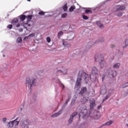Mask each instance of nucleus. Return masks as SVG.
Returning <instances> with one entry per match:
<instances>
[{"instance_id":"9b49d317","label":"nucleus","mask_w":128,"mask_h":128,"mask_svg":"<svg viewBox=\"0 0 128 128\" xmlns=\"http://www.w3.org/2000/svg\"><path fill=\"white\" fill-rule=\"evenodd\" d=\"M108 74L110 78H114L116 76V72L110 69L108 70Z\"/></svg>"},{"instance_id":"5701e85b","label":"nucleus","mask_w":128,"mask_h":128,"mask_svg":"<svg viewBox=\"0 0 128 128\" xmlns=\"http://www.w3.org/2000/svg\"><path fill=\"white\" fill-rule=\"evenodd\" d=\"M120 63L118 62V63L115 64L114 65L113 68H116L118 70V68H120Z\"/></svg>"},{"instance_id":"4468645a","label":"nucleus","mask_w":128,"mask_h":128,"mask_svg":"<svg viewBox=\"0 0 128 128\" xmlns=\"http://www.w3.org/2000/svg\"><path fill=\"white\" fill-rule=\"evenodd\" d=\"M32 15H28L26 16V18H28L27 23L24 24V28H25L26 26H30V24H28V22H30V20H32Z\"/></svg>"},{"instance_id":"c756f323","label":"nucleus","mask_w":128,"mask_h":128,"mask_svg":"<svg viewBox=\"0 0 128 128\" xmlns=\"http://www.w3.org/2000/svg\"><path fill=\"white\" fill-rule=\"evenodd\" d=\"M62 8L64 12H66L68 10V4H64V5L62 7Z\"/></svg>"},{"instance_id":"6e6552de","label":"nucleus","mask_w":128,"mask_h":128,"mask_svg":"<svg viewBox=\"0 0 128 128\" xmlns=\"http://www.w3.org/2000/svg\"><path fill=\"white\" fill-rule=\"evenodd\" d=\"M20 126L23 128H28V125L30 124V122L28 120H24V118H22L20 120Z\"/></svg>"},{"instance_id":"4be33fe9","label":"nucleus","mask_w":128,"mask_h":128,"mask_svg":"<svg viewBox=\"0 0 128 128\" xmlns=\"http://www.w3.org/2000/svg\"><path fill=\"white\" fill-rule=\"evenodd\" d=\"M96 24L100 28H104V26L102 24V22H100V21H98L96 22Z\"/></svg>"},{"instance_id":"864d4df0","label":"nucleus","mask_w":128,"mask_h":128,"mask_svg":"<svg viewBox=\"0 0 128 128\" xmlns=\"http://www.w3.org/2000/svg\"><path fill=\"white\" fill-rule=\"evenodd\" d=\"M100 116H98V118H96V120H98V118H100Z\"/></svg>"},{"instance_id":"ea45409f","label":"nucleus","mask_w":128,"mask_h":128,"mask_svg":"<svg viewBox=\"0 0 128 128\" xmlns=\"http://www.w3.org/2000/svg\"><path fill=\"white\" fill-rule=\"evenodd\" d=\"M7 28H10V30H12V24H9V25H8Z\"/></svg>"},{"instance_id":"c03bdc74","label":"nucleus","mask_w":128,"mask_h":128,"mask_svg":"<svg viewBox=\"0 0 128 128\" xmlns=\"http://www.w3.org/2000/svg\"><path fill=\"white\" fill-rule=\"evenodd\" d=\"M106 76V74H103L102 76V81L104 82V77Z\"/></svg>"},{"instance_id":"20e7f679","label":"nucleus","mask_w":128,"mask_h":128,"mask_svg":"<svg viewBox=\"0 0 128 128\" xmlns=\"http://www.w3.org/2000/svg\"><path fill=\"white\" fill-rule=\"evenodd\" d=\"M70 100V96H68L67 100H66L65 102L63 104L62 108L59 110L57 112L52 115V118H58V116H60L62 114V110H64V108L65 106H68V102Z\"/></svg>"},{"instance_id":"09e8293b","label":"nucleus","mask_w":128,"mask_h":128,"mask_svg":"<svg viewBox=\"0 0 128 128\" xmlns=\"http://www.w3.org/2000/svg\"><path fill=\"white\" fill-rule=\"evenodd\" d=\"M79 128H84V125H81V126L79 127Z\"/></svg>"},{"instance_id":"603ef678","label":"nucleus","mask_w":128,"mask_h":128,"mask_svg":"<svg viewBox=\"0 0 128 128\" xmlns=\"http://www.w3.org/2000/svg\"><path fill=\"white\" fill-rule=\"evenodd\" d=\"M121 56H122V54H124L122 53V52L120 54Z\"/></svg>"},{"instance_id":"72a5a7b5","label":"nucleus","mask_w":128,"mask_h":128,"mask_svg":"<svg viewBox=\"0 0 128 128\" xmlns=\"http://www.w3.org/2000/svg\"><path fill=\"white\" fill-rule=\"evenodd\" d=\"M82 18H83V20H88V17L86 15H82Z\"/></svg>"},{"instance_id":"cd10ccee","label":"nucleus","mask_w":128,"mask_h":128,"mask_svg":"<svg viewBox=\"0 0 128 128\" xmlns=\"http://www.w3.org/2000/svg\"><path fill=\"white\" fill-rule=\"evenodd\" d=\"M26 18V15H22L20 16V20H22V22H24Z\"/></svg>"},{"instance_id":"de8ad7c7","label":"nucleus","mask_w":128,"mask_h":128,"mask_svg":"<svg viewBox=\"0 0 128 128\" xmlns=\"http://www.w3.org/2000/svg\"><path fill=\"white\" fill-rule=\"evenodd\" d=\"M24 30L22 29V28H20L19 30V32H22Z\"/></svg>"},{"instance_id":"a878e982","label":"nucleus","mask_w":128,"mask_h":128,"mask_svg":"<svg viewBox=\"0 0 128 128\" xmlns=\"http://www.w3.org/2000/svg\"><path fill=\"white\" fill-rule=\"evenodd\" d=\"M74 10H76V6H71L70 7V8H69V12H74Z\"/></svg>"},{"instance_id":"37998d69","label":"nucleus","mask_w":128,"mask_h":128,"mask_svg":"<svg viewBox=\"0 0 128 128\" xmlns=\"http://www.w3.org/2000/svg\"><path fill=\"white\" fill-rule=\"evenodd\" d=\"M15 26L16 28H20V24H15Z\"/></svg>"},{"instance_id":"4d7b16f0","label":"nucleus","mask_w":128,"mask_h":128,"mask_svg":"<svg viewBox=\"0 0 128 128\" xmlns=\"http://www.w3.org/2000/svg\"><path fill=\"white\" fill-rule=\"evenodd\" d=\"M28 2H30V0H27Z\"/></svg>"},{"instance_id":"dca6fc26","label":"nucleus","mask_w":128,"mask_h":128,"mask_svg":"<svg viewBox=\"0 0 128 128\" xmlns=\"http://www.w3.org/2000/svg\"><path fill=\"white\" fill-rule=\"evenodd\" d=\"M62 44L65 46V48H70L71 45L70 43H68L66 40H62Z\"/></svg>"},{"instance_id":"bf43d9fd","label":"nucleus","mask_w":128,"mask_h":128,"mask_svg":"<svg viewBox=\"0 0 128 128\" xmlns=\"http://www.w3.org/2000/svg\"><path fill=\"white\" fill-rule=\"evenodd\" d=\"M108 72V70H105L104 72Z\"/></svg>"},{"instance_id":"6ab92c4d","label":"nucleus","mask_w":128,"mask_h":128,"mask_svg":"<svg viewBox=\"0 0 128 128\" xmlns=\"http://www.w3.org/2000/svg\"><path fill=\"white\" fill-rule=\"evenodd\" d=\"M76 98H78V95H74L73 97V98L72 100L71 106H74V104L76 100Z\"/></svg>"},{"instance_id":"b1692460","label":"nucleus","mask_w":128,"mask_h":128,"mask_svg":"<svg viewBox=\"0 0 128 128\" xmlns=\"http://www.w3.org/2000/svg\"><path fill=\"white\" fill-rule=\"evenodd\" d=\"M114 122L112 120H110L107 122L105 124H103V126H110V124H112Z\"/></svg>"},{"instance_id":"c9c22d12","label":"nucleus","mask_w":128,"mask_h":128,"mask_svg":"<svg viewBox=\"0 0 128 128\" xmlns=\"http://www.w3.org/2000/svg\"><path fill=\"white\" fill-rule=\"evenodd\" d=\"M128 46V40L126 39L125 40V46H124V48H126V46Z\"/></svg>"},{"instance_id":"49530a36","label":"nucleus","mask_w":128,"mask_h":128,"mask_svg":"<svg viewBox=\"0 0 128 128\" xmlns=\"http://www.w3.org/2000/svg\"><path fill=\"white\" fill-rule=\"evenodd\" d=\"M28 38H30L28 36H26L24 37V40H28Z\"/></svg>"},{"instance_id":"bb28decb","label":"nucleus","mask_w":128,"mask_h":128,"mask_svg":"<svg viewBox=\"0 0 128 128\" xmlns=\"http://www.w3.org/2000/svg\"><path fill=\"white\" fill-rule=\"evenodd\" d=\"M88 100V98L84 97L83 98V100H81V102H82V104H84L85 102H87Z\"/></svg>"},{"instance_id":"7c9ffc66","label":"nucleus","mask_w":128,"mask_h":128,"mask_svg":"<svg viewBox=\"0 0 128 128\" xmlns=\"http://www.w3.org/2000/svg\"><path fill=\"white\" fill-rule=\"evenodd\" d=\"M92 8H89L85 10V13L86 14H92Z\"/></svg>"},{"instance_id":"6e6d98bb","label":"nucleus","mask_w":128,"mask_h":128,"mask_svg":"<svg viewBox=\"0 0 128 128\" xmlns=\"http://www.w3.org/2000/svg\"><path fill=\"white\" fill-rule=\"evenodd\" d=\"M90 78H92V75H90Z\"/></svg>"},{"instance_id":"2f4dec72","label":"nucleus","mask_w":128,"mask_h":128,"mask_svg":"<svg viewBox=\"0 0 128 128\" xmlns=\"http://www.w3.org/2000/svg\"><path fill=\"white\" fill-rule=\"evenodd\" d=\"M63 34H64V32H62V31H60L58 33V38H60V36H62Z\"/></svg>"},{"instance_id":"e433bc0d","label":"nucleus","mask_w":128,"mask_h":128,"mask_svg":"<svg viewBox=\"0 0 128 128\" xmlns=\"http://www.w3.org/2000/svg\"><path fill=\"white\" fill-rule=\"evenodd\" d=\"M126 86H128V82L124 83L122 85V88H126Z\"/></svg>"},{"instance_id":"412c9836","label":"nucleus","mask_w":128,"mask_h":128,"mask_svg":"<svg viewBox=\"0 0 128 128\" xmlns=\"http://www.w3.org/2000/svg\"><path fill=\"white\" fill-rule=\"evenodd\" d=\"M56 80L57 82H58V84H59L60 88H62L64 89V84H62V82H60V79H58V78H57L56 79Z\"/></svg>"},{"instance_id":"393cba45","label":"nucleus","mask_w":128,"mask_h":128,"mask_svg":"<svg viewBox=\"0 0 128 128\" xmlns=\"http://www.w3.org/2000/svg\"><path fill=\"white\" fill-rule=\"evenodd\" d=\"M74 38V33L71 32L70 36H68V40H72Z\"/></svg>"},{"instance_id":"58836bf2","label":"nucleus","mask_w":128,"mask_h":128,"mask_svg":"<svg viewBox=\"0 0 128 128\" xmlns=\"http://www.w3.org/2000/svg\"><path fill=\"white\" fill-rule=\"evenodd\" d=\"M46 40H47L48 42V43L50 42V40H51L50 38L47 37L46 38Z\"/></svg>"},{"instance_id":"0eeeda50","label":"nucleus","mask_w":128,"mask_h":128,"mask_svg":"<svg viewBox=\"0 0 128 128\" xmlns=\"http://www.w3.org/2000/svg\"><path fill=\"white\" fill-rule=\"evenodd\" d=\"M116 10H114V14L117 16H122V12H120V10H124L126 8L120 5H117L116 6Z\"/></svg>"},{"instance_id":"4c0bfd02","label":"nucleus","mask_w":128,"mask_h":128,"mask_svg":"<svg viewBox=\"0 0 128 128\" xmlns=\"http://www.w3.org/2000/svg\"><path fill=\"white\" fill-rule=\"evenodd\" d=\"M36 36V34H34V33H32V34H30L29 36H28V37H31V38H34V36Z\"/></svg>"},{"instance_id":"79ce46f5","label":"nucleus","mask_w":128,"mask_h":128,"mask_svg":"<svg viewBox=\"0 0 128 128\" xmlns=\"http://www.w3.org/2000/svg\"><path fill=\"white\" fill-rule=\"evenodd\" d=\"M38 14L40 15H42V14H44V12H38Z\"/></svg>"},{"instance_id":"f03ea898","label":"nucleus","mask_w":128,"mask_h":128,"mask_svg":"<svg viewBox=\"0 0 128 128\" xmlns=\"http://www.w3.org/2000/svg\"><path fill=\"white\" fill-rule=\"evenodd\" d=\"M100 93L102 94H106V97L103 98L102 102H104L108 98H110V96L114 94V89H108L106 86L105 85H104L101 87Z\"/></svg>"},{"instance_id":"a18cd8bd","label":"nucleus","mask_w":128,"mask_h":128,"mask_svg":"<svg viewBox=\"0 0 128 128\" xmlns=\"http://www.w3.org/2000/svg\"><path fill=\"white\" fill-rule=\"evenodd\" d=\"M100 40H100V42H104V38H101Z\"/></svg>"},{"instance_id":"5fc2aeb1","label":"nucleus","mask_w":128,"mask_h":128,"mask_svg":"<svg viewBox=\"0 0 128 128\" xmlns=\"http://www.w3.org/2000/svg\"><path fill=\"white\" fill-rule=\"evenodd\" d=\"M126 126L128 128V124H126Z\"/></svg>"},{"instance_id":"a211bd4d","label":"nucleus","mask_w":128,"mask_h":128,"mask_svg":"<svg viewBox=\"0 0 128 128\" xmlns=\"http://www.w3.org/2000/svg\"><path fill=\"white\" fill-rule=\"evenodd\" d=\"M18 118H16V119L15 120H14V128H18V124H20V121H17V120H18Z\"/></svg>"},{"instance_id":"39448f33","label":"nucleus","mask_w":128,"mask_h":128,"mask_svg":"<svg viewBox=\"0 0 128 128\" xmlns=\"http://www.w3.org/2000/svg\"><path fill=\"white\" fill-rule=\"evenodd\" d=\"M70 100V96H68L67 100H66L65 102L63 104L62 108L59 110L57 112L52 115V118H58V116H60L62 114V110H64V108L65 106H68V102Z\"/></svg>"},{"instance_id":"7ed1b4c3","label":"nucleus","mask_w":128,"mask_h":128,"mask_svg":"<svg viewBox=\"0 0 128 128\" xmlns=\"http://www.w3.org/2000/svg\"><path fill=\"white\" fill-rule=\"evenodd\" d=\"M80 118H82L84 120H87L88 118V110H86V106L82 105L79 109Z\"/></svg>"},{"instance_id":"aec40b11","label":"nucleus","mask_w":128,"mask_h":128,"mask_svg":"<svg viewBox=\"0 0 128 128\" xmlns=\"http://www.w3.org/2000/svg\"><path fill=\"white\" fill-rule=\"evenodd\" d=\"M100 68H104V65L106 64V62L104 60H102L100 61Z\"/></svg>"},{"instance_id":"423d86ee","label":"nucleus","mask_w":128,"mask_h":128,"mask_svg":"<svg viewBox=\"0 0 128 128\" xmlns=\"http://www.w3.org/2000/svg\"><path fill=\"white\" fill-rule=\"evenodd\" d=\"M25 84L26 88L32 90V87L36 84V79L34 78H26L25 81Z\"/></svg>"},{"instance_id":"c85d7f7f","label":"nucleus","mask_w":128,"mask_h":128,"mask_svg":"<svg viewBox=\"0 0 128 128\" xmlns=\"http://www.w3.org/2000/svg\"><path fill=\"white\" fill-rule=\"evenodd\" d=\"M18 19H14L12 20V24L15 26V24H18Z\"/></svg>"},{"instance_id":"473e14b6","label":"nucleus","mask_w":128,"mask_h":128,"mask_svg":"<svg viewBox=\"0 0 128 128\" xmlns=\"http://www.w3.org/2000/svg\"><path fill=\"white\" fill-rule=\"evenodd\" d=\"M22 42V38L18 37L16 40V42L20 44Z\"/></svg>"},{"instance_id":"f8f14e48","label":"nucleus","mask_w":128,"mask_h":128,"mask_svg":"<svg viewBox=\"0 0 128 128\" xmlns=\"http://www.w3.org/2000/svg\"><path fill=\"white\" fill-rule=\"evenodd\" d=\"M77 114L78 113L76 112H75L70 116V118L68 120V124H70L72 122V120H74V118H75V116H76Z\"/></svg>"},{"instance_id":"8fccbe9b","label":"nucleus","mask_w":128,"mask_h":128,"mask_svg":"<svg viewBox=\"0 0 128 128\" xmlns=\"http://www.w3.org/2000/svg\"><path fill=\"white\" fill-rule=\"evenodd\" d=\"M101 108H102V106H98V110H100Z\"/></svg>"},{"instance_id":"1a4fd4ad","label":"nucleus","mask_w":128,"mask_h":128,"mask_svg":"<svg viewBox=\"0 0 128 128\" xmlns=\"http://www.w3.org/2000/svg\"><path fill=\"white\" fill-rule=\"evenodd\" d=\"M56 72L57 74H68V69L64 67L58 66L56 68Z\"/></svg>"},{"instance_id":"f3484780","label":"nucleus","mask_w":128,"mask_h":128,"mask_svg":"<svg viewBox=\"0 0 128 128\" xmlns=\"http://www.w3.org/2000/svg\"><path fill=\"white\" fill-rule=\"evenodd\" d=\"M14 120H12L11 122H10L8 124H7V126L8 128H14Z\"/></svg>"},{"instance_id":"f257e3e1","label":"nucleus","mask_w":128,"mask_h":128,"mask_svg":"<svg viewBox=\"0 0 128 128\" xmlns=\"http://www.w3.org/2000/svg\"><path fill=\"white\" fill-rule=\"evenodd\" d=\"M82 80H84L86 84L88 82V76L86 74V73L82 70L79 71V73L78 76L76 84L75 86V88L76 90H80V84L82 82Z\"/></svg>"},{"instance_id":"9d476101","label":"nucleus","mask_w":128,"mask_h":128,"mask_svg":"<svg viewBox=\"0 0 128 128\" xmlns=\"http://www.w3.org/2000/svg\"><path fill=\"white\" fill-rule=\"evenodd\" d=\"M79 94H81V96H88V90H86V87H82L81 88V90Z\"/></svg>"},{"instance_id":"3c124183","label":"nucleus","mask_w":128,"mask_h":128,"mask_svg":"<svg viewBox=\"0 0 128 128\" xmlns=\"http://www.w3.org/2000/svg\"><path fill=\"white\" fill-rule=\"evenodd\" d=\"M78 54H82V52L80 51V52Z\"/></svg>"},{"instance_id":"a19ab883","label":"nucleus","mask_w":128,"mask_h":128,"mask_svg":"<svg viewBox=\"0 0 128 128\" xmlns=\"http://www.w3.org/2000/svg\"><path fill=\"white\" fill-rule=\"evenodd\" d=\"M2 122L4 124H6V118H3Z\"/></svg>"},{"instance_id":"f704fd0d","label":"nucleus","mask_w":128,"mask_h":128,"mask_svg":"<svg viewBox=\"0 0 128 128\" xmlns=\"http://www.w3.org/2000/svg\"><path fill=\"white\" fill-rule=\"evenodd\" d=\"M66 16H68V14L66 13H64L62 15V18H66Z\"/></svg>"},{"instance_id":"13d9d810","label":"nucleus","mask_w":128,"mask_h":128,"mask_svg":"<svg viewBox=\"0 0 128 128\" xmlns=\"http://www.w3.org/2000/svg\"><path fill=\"white\" fill-rule=\"evenodd\" d=\"M102 4H103V3H101V4H100V5H101V6H102Z\"/></svg>"},{"instance_id":"ddd939ff","label":"nucleus","mask_w":128,"mask_h":128,"mask_svg":"<svg viewBox=\"0 0 128 128\" xmlns=\"http://www.w3.org/2000/svg\"><path fill=\"white\" fill-rule=\"evenodd\" d=\"M91 74H94V76H98V68H96V66H93L92 68Z\"/></svg>"},{"instance_id":"2eb2a0df","label":"nucleus","mask_w":128,"mask_h":128,"mask_svg":"<svg viewBox=\"0 0 128 128\" xmlns=\"http://www.w3.org/2000/svg\"><path fill=\"white\" fill-rule=\"evenodd\" d=\"M90 108H94L96 106V101L94 100V99L91 98L90 101Z\"/></svg>"}]
</instances>
